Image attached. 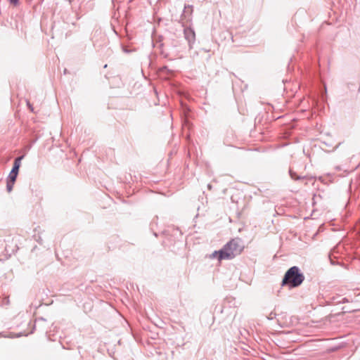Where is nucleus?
<instances>
[{"label": "nucleus", "mask_w": 360, "mask_h": 360, "mask_svg": "<svg viewBox=\"0 0 360 360\" xmlns=\"http://www.w3.org/2000/svg\"><path fill=\"white\" fill-rule=\"evenodd\" d=\"M219 257H220V250L214 251L210 255V259H214V258L217 257L219 261Z\"/></svg>", "instance_id": "obj_5"}, {"label": "nucleus", "mask_w": 360, "mask_h": 360, "mask_svg": "<svg viewBox=\"0 0 360 360\" xmlns=\"http://www.w3.org/2000/svg\"><path fill=\"white\" fill-rule=\"evenodd\" d=\"M304 275L300 272L298 267L292 266L285 273L282 285H288L291 288L300 285L304 281Z\"/></svg>", "instance_id": "obj_1"}, {"label": "nucleus", "mask_w": 360, "mask_h": 360, "mask_svg": "<svg viewBox=\"0 0 360 360\" xmlns=\"http://www.w3.org/2000/svg\"><path fill=\"white\" fill-rule=\"evenodd\" d=\"M10 4H12L13 6H17L18 5V1L19 0H8Z\"/></svg>", "instance_id": "obj_6"}, {"label": "nucleus", "mask_w": 360, "mask_h": 360, "mask_svg": "<svg viewBox=\"0 0 360 360\" xmlns=\"http://www.w3.org/2000/svg\"><path fill=\"white\" fill-rule=\"evenodd\" d=\"M13 185V184H12V183L9 181V182L7 184V189L9 192L12 190Z\"/></svg>", "instance_id": "obj_7"}, {"label": "nucleus", "mask_w": 360, "mask_h": 360, "mask_svg": "<svg viewBox=\"0 0 360 360\" xmlns=\"http://www.w3.org/2000/svg\"><path fill=\"white\" fill-rule=\"evenodd\" d=\"M242 250L243 247L239 244L238 241L233 239L220 250L219 261L222 259H231L240 254Z\"/></svg>", "instance_id": "obj_2"}, {"label": "nucleus", "mask_w": 360, "mask_h": 360, "mask_svg": "<svg viewBox=\"0 0 360 360\" xmlns=\"http://www.w3.org/2000/svg\"><path fill=\"white\" fill-rule=\"evenodd\" d=\"M22 156L18 157L15 160L13 169L11 172H14L15 173L18 174V170L20 167V161L22 159Z\"/></svg>", "instance_id": "obj_3"}, {"label": "nucleus", "mask_w": 360, "mask_h": 360, "mask_svg": "<svg viewBox=\"0 0 360 360\" xmlns=\"http://www.w3.org/2000/svg\"><path fill=\"white\" fill-rule=\"evenodd\" d=\"M18 174L15 173L14 172H11L8 176L9 181L12 183V184H14L16 178H17Z\"/></svg>", "instance_id": "obj_4"}]
</instances>
